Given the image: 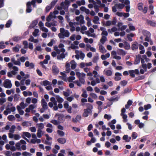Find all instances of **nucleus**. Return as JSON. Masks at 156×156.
<instances>
[{
	"instance_id": "6e6552de",
	"label": "nucleus",
	"mask_w": 156,
	"mask_h": 156,
	"mask_svg": "<svg viewBox=\"0 0 156 156\" xmlns=\"http://www.w3.org/2000/svg\"><path fill=\"white\" fill-rule=\"evenodd\" d=\"M115 77L114 79L115 81H119L121 79V77H120V76H122L121 73L116 72L115 73Z\"/></svg>"
},
{
	"instance_id": "69168bd1",
	"label": "nucleus",
	"mask_w": 156,
	"mask_h": 156,
	"mask_svg": "<svg viewBox=\"0 0 156 156\" xmlns=\"http://www.w3.org/2000/svg\"><path fill=\"white\" fill-rule=\"evenodd\" d=\"M131 90H129L128 88H126L124 90L123 93L126 94L127 93H129L131 91Z\"/></svg>"
},
{
	"instance_id": "c85d7f7f",
	"label": "nucleus",
	"mask_w": 156,
	"mask_h": 156,
	"mask_svg": "<svg viewBox=\"0 0 156 156\" xmlns=\"http://www.w3.org/2000/svg\"><path fill=\"white\" fill-rule=\"evenodd\" d=\"M151 107V105L149 104H148L147 105H144V109L146 110L150 109Z\"/></svg>"
},
{
	"instance_id": "a211bd4d",
	"label": "nucleus",
	"mask_w": 156,
	"mask_h": 156,
	"mask_svg": "<svg viewBox=\"0 0 156 156\" xmlns=\"http://www.w3.org/2000/svg\"><path fill=\"white\" fill-rule=\"evenodd\" d=\"M56 98L57 101L59 103L62 102L64 101L63 99L61 97H60L59 95H56Z\"/></svg>"
},
{
	"instance_id": "49530a36",
	"label": "nucleus",
	"mask_w": 156,
	"mask_h": 156,
	"mask_svg": "<svg viewBox=\"0 0 156 156\" xmlns=\"http://www.w3.org/2000/svg\"><path fill=\"white\" fill-rule=\"evenodd\" d=\"M90 95L92 97V98L95 99L97 98L98 96L97 95L94 93H91L90 94Z\"/></svg>"
},
{
	"instance_id": "09e8293b",
	"label": "nucleus",
	"mask_w": 156,
	"mask_h": 156,
	"mask_svg": "<svg viewBox=\"0 0 156 156\" xmlns=\"http://www.w3.org/2000/svg\"><path fill=\"white\" fill-rule=\"evenodd\" d=\"M106 75L108 76H110L112 75V71L110 70H107L105 72Z\"/></svg>"
},
{
	"instance_id": "13d9d810",
	"label": "nucleus",
	"mask_w": 156,
	"mask_h": 156,
	"mask_svg": "<svg viewBox=\"0 0 156 156\" xmlns=\"http://www.w3.org/2000/svg\"><path fill=\"white\" fill-rule=\"evenodd\" d=\"M94 7L95 9V12H98L99 11V6L98 5L96 4H95Z\"/></svg>"
},
{
	"instance_id": "c03bdc74",
	"label": "nucleus",
	"mask_w": 156,
	"mask_h": 156,
	"mask_svg": "<svg viewBox=\"0 0 156 156\" xmlns=\"http://www.w3.org/2000/svg\"><path fill=\"white\" fill-rule=\"evenodd\" d=\"M104 118L105 119L109 120L111 119V116L110 115L105 114L104 116Z\"/></svg>"
},
{
	"instance_id": "4468645a",
	"label": "nucleus",
	"mask_w": 156,
	"mask_h": 156,
	"mask_svg": "<svg viewBox=\"0 0 156 156\" xmlns=\"http://www.w3.org/2000/svg\"><path fill=\"white\" fill-rule=\"evenodd\" d=\"M115 6L117 8L121 9H123L125 6L124 5L123 3L116 4H115Z\"/></svg>"
},
{
	"instance_id": "473e14b6",
	"label": "nucleus",
	"mask_w": 156,
	"mask_h": 156,
	"mask_svg": "<svg viewBox=\"0 0 156 156\" xmlns=\"http://www.w3.org/2000/svg\"><path fill=\"white\" fill-rule=\"evenodd\" d=\"M99 20V17L97 16H95L94 17V19L93 20V22L95 24L97 23V21Z\"/></svg>"
},
{
	"instance_id": "4c0bfd02",
	"label": "nucleus",
	"mask_w": 156,
	"mask_h": 156,
	"mask_svg": "<svg viewBox=\"0 0 156 156\" xmlns=\"http://www.w3.org/2000/svg\"><path fill=\"white\" fill-rule=\"evenodd\" d=\"M63 34L64 37H68L70 34V33L68 30H66L65 31Z\"/></svg>"
},
{
	"instance_id": "423d86ee",
	"label": "nucleus",
	"mask_w": 156,
	"mask_h": 156,
	"mask_svg": "<svg viewBox=\"0 0 156 156\" xmlns=\"http://www.w3.org/2000/svg\"><path fill=\"white\" fill-rule=\"evenodd\" d=\"M38 22V20L37 19L33 20L32 22L31 23L29 26V28L30 29L33 28L35 27L37 24Z\"/></svg>"
},
{
	"instance_id": "ea45409f",
	"label": "nucleus",
	"mask_w": 156,
	"mask_h": 156,
	"mask_svg": "<svg viewBox=\"0 0 156 156\" xmlns=\"http://www.w3.org/2000/svg\"><path fill=\"white\" fill-rule=\"evenodd\" d=\"M43 85L44 86H46L48 85H49L50 84V83L49 81L46 80H44L43 82Z\"/></svg>"
},
{
	"instance_id": "c756f323",
	"label": "nucleus",
	"mask_w": 156,
	"mask_h": 156,
	"mask_svg": "<svg viewBox=\"0 0 156 156\" xmlns=\"http://www.w3.org/2000/svg\"><path fill=\"white\" fill-rule=\"evenodd\" d=\"M52 12H51L49 15L46 18V20L48 22H50L51 21V17L52 16Z\"/></svg>"
},
{
	"instance_id": "a878e982",
	"label": "nucleus",
	"mask_w": 156,
	"mask_h": 156,
	"mask_svg": "<svg viewBox=\"0 0 156 156\" xmlns=\"http://www.w3.org/2000/svg\"><path fill=\"white\" fill-rule=\"evenodd\" d=\"M39 30L38 29H36L34 30V31L33 33V35L34 37H36L37 36V34L39 32Z\"/></svg>"
},
{
	"instance_id": "72a5a7b5",
	"label": "nucleus",
	"mask_w": 156,
	"mask_h": 156,
	"mask_svg": "<svg viewBox=\"0 0 156 156\" xmlns=\"http://www.w3.org/2000/svg\"><path fill=\"white\" fill-rule=\"evenodd\" d=\"M50 122L55 125H58L60 124L58 120H52L50 121Z\"/></svg>"
},
{
	"instance_id": "3c124183",
	"label": "nucleus",
	"mask_w": 156,
	"mask_h": 156,
	"mask_svg": "<svg viewBox=\"0 0 156 156\" xmlns=\"http://www.w3.org/2000/svg\"><path fill=\"white\" fill-rule=\"evenodd\" d=\"M16 128V126L14 125L12 126L11 128L9 130V132L11 133H13L14 131V129Z\"/></svg>"
},
{
	"instance_id": "37998d69",
	"label": "nucleus",
	"mask_w": 156,
	"mask_h": 156,
	"mask_svg": "<svg viewBox=\"0 0 156 156\" xmlns=\"http://www.w3.org/2000/svg\"><path fill=\"white\" fill-rule=\"evenodd\" d=\"M137 133L136 132H133L132 133V137L133 140L136 139L137 137Z\"/></svg>"
},
{
	"instance_id": "a19ab883",
	"label": "nucleus",
	"mask_w": 156,
	"mask_h": 156,
	"mask_svg": "<svg viewBox=\"0 0 156 156\" xmlns=\"http://www.w3.org/2000/svg\"><path fill=\"white\" fill-rule=\"evenodd\" d=\"M5 47V46L4 45V42L2 41H1L0 42V49L4 48Z\"/></svg>"
},
{
	"instance_id": "f704fd0d",
	"label": "nucleus",
	"mask_w": 156,
	"mask_h": 156,
	"mask_svg": "<svg viewBox=\"0 0 156 156\" xmlns=\"http://www.w3.org/2000/svg\"><path fill=\"white\" fill-rule=\"evenodd\" d=\"M148 23L150 24V25L153 27L156 26V23L153 21L149 20L148 21Z\"/></svg>"
},
{
	"instance_id": "393cba45",
	"label": "nucleus",
	"mask_w": 156,
	"mask_h": 156,
	"mask_svg": "<svg viewBox=\"0 0 156 156\" xmlns=\"http://www.w3.org/2000/svg\"><path fill=\"white\" fill-rule=\"evenodd\" d=\"M133 70H130L129 71V75L132 77L134 78L135 77V75L134 73Z\"/></svg>"
},
{
	"instance_id": "0eeeda50",
	"label": "nucleus",
	"mask_w": 156,
	"mask_h": 156,
	"mask_svg": "<svg viewBox=\"0 0 156 156\" xmlns=\"http://www.w3.org/2000/svg\"><path fill=\"white\" fill-rule=\"evenodd\" d=\"M52 73L56 75L59 72V70L58 67L55 66H53L52 67Z\"/></svg>"
},
{
	"instance_id": "6ab92c4d",
	"label": "nucleus",
	"mask_w": 156,
	"mask_h": 156,
	"mask_svg": "<svg viewBox=\"0 0 156 156\" xmlns=\"http://www.w3.org/2000/svg\"><path fill=\"white\" fill-rule=\"evenodd\" d=\"M76 3L79 6H80L81 5H84L85 4V2L84 0H82L81 1H77L76 2Z\"/></svg>"
},
{
	"instance_id": "39448f33",
	"label": "nucleus",
	"mask_w": 156,
	"mask_h": 156,
	"mask_svg": "<svg viewBox=\"0 0 156 156\" xmlns=\"http://www.w3.org/2000/svg\"><path fill=\"white\" fill-rule=\"evenodd\" d=\"M139 45L138 43L136 41L134 42L132 45L131 49L133 51L137 50L138 49Z\"/></svg>"
},
{
	"instance_id": "cd10ccee",
	"label": "nucleus",
	"mask_w": 156,
	"mask_h": 156,
	"mask_svg": "<svg viewBox=\"0 0 156 156\" xmlns=\"http://www.w3.org/2000/svg\"><path fill=\"white\" fill-rule=\"evenodd\" d=\"M57 133L61 136H63L65 135L64 132L62 130H58Z\"/></svg>"
},
{
	"instance_id": "c9c22d12",
	"label": "nucleus",
	"mask_w": 156,
	"mask_h": 156,
	"mask_svg": "<svg viewBox=\"0 0 156 156\" xmlns=\"http://www.w3.org/2000/svg\"><path fill=\"white\" fill-rule=\"evenodd\" d=\"M60 5L61 6H58L57 7V9L59 10H61L62 9V7L64 6V2H62L61 3Z\"/></svg>"
},
{
	"instance_id": "1a4fd4ad",
	"label": "nucleus",
	"mask_w": 156,
	"mask_h": 156,
	"mask_svg": "<svg viewBox=\"0 0 156 156\" xmlns=\"http://www.w3.org/2000/svg\"><path fill=\"white\" fill-rule=\"evenodd\" d=\"M141 55L139 54L136 56V58L134 63L135 65L137 64L140 63L141 59Z\"/></svg>"
},
{
	"instance_id": "412c9836",
	"label": "nucleus",
	"mask_w": 156,
	"mask_h": 156,
	"mask_svg": "<svg viewBox=\"0 0 156 156\" xmlns=\"http://www.w3.org/2000/svg\"><path fill=\"white\" fill-rule=\"evenodd\" d=\"M8 119L10 121H12L14 120L15 119V118L14 116L12 115H10L8 116Z\"/></svg>"
},
{
	"instance_id": "a18cd8bd",
	"label": "nucleus",
	"mask_w": 156,
	"mask_h": 156,
	"mask_svg": "<svg viewBox=\"0 0 156 156\" xmlns=\"http://www.w3.org/2000/svg\"><path fill=\"white\" fill-rule=\"evenodd\" d=\"M128 136L127 135H125L123 136L122 139L123 140H125L126 142H129V140H128Z\"/></svg>"
},
{
	"instance_id": "f03ea898",
	"label": "nucleus",
	"mask_w": 156,
	"mask_h": 156,
	"mask_svg": "<svg viewBox=\"0 0 156 156\" xmlns=\"http://www.w3.org/2000/svg\"><path fill=\"white\" fill-rule=\"evenodd\" d=\"M4 86L7 88H10L12 86V84L10 80L6 79L5 80L3 83Z\"/></svg>"
},
{
	"instance_id": "f257e3e1",
	"label": "nucleus",
	"mask_w": 156,
	"mask_h": 156,
	"mask_svg": "<svg viewBox=\"0 0 156 156\" xmlns=\"http://www.w3.org/2000/svg\"><path fill=\"white\" fill-rule=\"evenodd\" d=\"M58 117V120L59 123H63L65 121V117L64 114H62L56 113L55 115V117Z\"/></svg>"
},
{
	"instance_id": "20e7f679",
	"label": "nucleus",
	"mask_w": 156,
	"mask_h": 156,
	"mask_svg": "<svg viewBox=\"0 0 156 156\" xmlns=\"http://www.w3.org/2000/svg\"><path fill=\"white\" fill-rule=\"evenodd\" d=\"M23 135H22V137L25 140H26L27 142H28L29 140H28L26 138L24 137L23 136V135H24L26 137H27L28 138H30L31 137V135L30 133L27 132H23Z\"/></svg>"
},
{
	"instance_id": "9b49d317",
	"label": "nucleus",
	"mask_w": 156,
	"mask_h": 156,
	"mask_svg": "<svg viewBox=\"0 0 156 156\" xmlns=\"http://www.w3.org/2000/svg\"><path fill=\"white\" fill-rule=\"evenodd\" d=\"M124 48L126 50H129L131 48L130 44L127 42L125 41L124 42Z\"/></svg>"
},
{
	"instance_id": "9d476101",
	"label": "nucleus",
	"mask_w": 156,
	"mask_h": 156,
	"mask_svg": "<svg viewBox=\"0 0 156 156\" xmlns=\"http://www.w3.org/2000/svg\"><path fill=\"white\" fill-rule=\"evenodd\" d=\"M57 141L59 143L64 144L66 142V139L64 138H59L57 139Z\"/></svg>"
},
{
	"instance_id": "864d4df0",
	"label": "nucleus",
	"mask_w": 156,
	"mask_h": 156,
	"mask_svg": "<svg viewBox=\"0 0 156 156\" xmlns=\"http://www.w3.org/2000/svg\"><path fill=\"white\" fill-rule=\"evenodd\" d=\"M14 101H17L19 99V97H18V95L17 94H15L14 95Z\"/></svg>"
},
{
	"instance_id": "5fc2aeb1",
	"label": "nucleus",
	"mask_w": 156,
	"mask_h": 156,
	"mask_svg": "<svg viewBox=\"0 0 156 156\" xmlns=\"http://www.w3.org/2000/svg\"><path fill=\"white\" fill-rule=\"evenodd\" d=\"M16 149L18 150H21L20 144V143L18 142L16 144Z\"/></svg>"
},
{
	"instance_id": "338daca9",
	"label": "nucleus",
	"mask_w": 156,
	"mask_h": 156,
	"mask_svg": "<svg viewBox=\"0 0 156 156\" xmlns=\"http://www.w3.org/2000/svg\"><path fill=\"white\" fill-rule=\"evenodd\" d=\"M28 122H27V121L23 122L22 123V125L23 126H26V127L28 126H29L28 124Z\"/></svg>"
},
{
	"instance_id": "aec40b11",
	"label": "nucleus",
	"mask_w": 156,
	"mask_h": 156,
	"mask_svg": "<svg viewBox=\"0 0 156 156\" xmlns=\"http://www.w3.org/2000/svg\"><path fill=\"white\" fill-rule=\"evenodd\" d=\"M12 50L15 52H18L19 51V46L18 44H17L16 46L12 48Z\"/></svg>"
},
{
	"instance_id": "f8f14e48",
	"label": "nucleus",
	"mask_w": 156,
	"mask_h": 156,
	"mask_svg": "<svg viewBox=\"0 0 156 156\" xmlns=\"http://www.w3.org/2000/svg\"><path fill=\"white\" fill-rule=\"evenodd\" d=\"M134 36V34L132 33L127 35V37L128 40L130 41H133L132 37H133Z\"/></svg>"
},
{
	"instance_id": "e2e57ef3",
	"label": "nucleus",
	"mask_w": 156,
	"mask_h": 156,
	"mask_svg": "<svg viewBox=\"0 0 156 156\" xmlns=\"http://www.w3.org/2000/svg\"><path fill=\"white\" fill-rule=\"evenodd\" d=\"M6 101V99L5 98H1L0 99V104L1 105H2Z\"/></svg>"
},
{
	"instance_id": "79ce46f5",
	"label": "nucleus",
	"mask_w": 156,
	"mask_h": 156,
	"mask_svg": "<svg viewBox=\"0 0 156 156\" xmlns=\"http://www.w3.org/2000/svg\"><path fill=\"white\" fill-rule=\"evenodd\" d=\"M127 83V82L126 80H123L120 82V84L122 86H126Z\"/></svg>"
},
{
	"instance_id": "2eb2a0df",
	"label": "nucleus",
	"mask_w": 156,
	"mask_h": 156,
	"mask_svg": "<svg viewBox=\"0 0 156 156\" xmlns=\"http://www.w3.org/2000/svg\"><path fill=\"white\" fill-rule=\"evenodd\" d=\"M107 40V38L106 36H102L100 40V41L101 44H104Z\"/></svg>"
},
{
	"instance_id": "680f3d73",
	"label": "nucleus",
	"mask_w": 156,
	"mask_h": 156,
	"mask_svg": "<svg viewBox=\"0 0 156 156\" xmlns=\"http://www.w3.org/2000/svg\"><path fill=\"white\" fill-rule=\"evenodd\" d=\"M37 125H38V127L39 128V129H42L44 127V125L43 123H41L39 124H37Z\"/></svg>"
},
{
	"instance_id": "7ed1b4c3",
	"label": "nucleus",
	"mask_w": 156,
	"mask_h": 156,
	"mask_svg": "<svg viewBox=\"0 0 156 156\" xmlns=\"http://www.w3.org/2000/svg\"><path fill=\"white\" fill-rule=\"evenodd\" d=\"M84 112L83 114V116L85 117H87L89 114H91L92 113V111L88 108L84 109Z\"/></svg>"
},
{
	"instance_id": "2f4dec72",
	"label": "nucleus",
	"mask_w": 156,
	"mask_h": 156,
	"mask_svg": "<svg viewBox=\"0 0 156 156\" xmlns=\"http://www.w3.org/2000/svg\"><path fill=\"white\" fill-rule=\"evenodd\" d=\"M75 79V77L74 76H70L68 78V80L69 82H72Z\"/></svg>"
},
{
	"instance_id": "e433bc0d",
	"label": "nucleus",
	"mask_w": 156,
	"mask_h": 156,
	"mask_svg": "<svg viewBox=\"0 0 156 156\" xmlns=\"http://www.w3.org/2000/svg\"><path fill=\"white\" fill-rule=\"evenodd\" d=\"M138 9L140 10L141 11L143 10V3H139L138 4Z\"/></svg>"
},
{
	"instance_id": "b1692460",
	"label": "nucleus",
	"mask_w": 156,
	"mask_h": 156,
	"mask_svg": "<svg viewBox=\"0 0 156 156\" xmlns=\"http://www.w3.org/2000/svg\"><path fill=\"white\" fill-rule=\"evenodd\" d=\"M41 133L42 130L41 129H39L37 130V135L38 138H41Z\"/></svg>"
},
{
	"instance_id": "ddd939ff",
	"label": "nucleus",
	"mask_w": 156,
	"mask_h": 156,
	"mask_svg": "<svg viewBox=\"0 0 156 156\" xmlns=\"http://www.w3.org/2000/svg\"><path fill=\"white\" fill-rule=\"evenodd\" d=\"M101 23L104 26H108L112 25L111 21L109 20L107 21L106 23H105V22L102 21L101 22Z\"/></svg>"
},
{
	"instance_id": "774afa93",
	"label": "nucleus",
	"mask_w": 156,
	"mask_h": 156,
	"mask_svg": "<svg viewBox=\"0 0 156 156\" xmlns=\"http://www.w3.org/2000/svg\"><path fill=\"white\" fill-rule=\"evenodd\" d=\"M12 154V152L9 151H7L5 153L6 156H11Z\"/></svg>"
},
{
	"instance_id": "5701e85b",
	"label": "nucleus",
	"mask_w": 156,
	"mask_h": 156,
	"mask_svg": "<svg viewBox=\"0 0 156 156\" xmlns=\"http://www.w3.org/2000/svg\"><path fill=\"white\" fill-rule=\"evenodd\" d=\"M65 55L63 53H61L59 55H58L57 58L58 59H61V58H64L65 57Z\"/></svg>"
},
{
	"instance_id": "f3484780",
	"label": "nucleus",
	"mask_w": 156,
	"mask_h": 156,
	"mask_svg": "<svg viewBox=\"0 0 156 156\" xmlns=\"http://www.w3.org/2000/svg\"><path fill=\"white\" fill-rule=\"evenodd\" d=\"M99 49L100 52L102 53H104L106 51L105 48L102 45L99 46Z\"/></svg>"
},
{
	"instance_id": "bf43d9fd",
	"label": "nucleus",
	"mask_w": 156,
	"mask_h": 156,
	"mask_svg": "<svg viewBox=\"0 0 156 156\" xmlns=\"http://www.w3.org/2000/svg\"><path fill=\"white\" fill-rule=\"evenodd\" d=\"M108 125L110 126L112 129H114L115 128V126L114 125L111 124L110 122H109L108 123Z\"/></svg>"
},
{
	"instance_id": "58836bf2",
	"label": "nucleus",
	"mask_w": 156,
	"mask_h": 156,
	"mask_svg": "<svg viewBox=\"0 0 156 156\" xmlns=\"http://www.w3.org/2000/svg\"><path fill=\"white\" fill-rule=\"evenodd\" d=\"M86 105L87 107V108H88L91 110L93 109V106L90 103H87Z\"/></svg>"
},
{
	"instance_id": "4be33fe9",
	"label": "nucleus",
	"mask_w": 156,
	"mask_h": 156,
	"mask_svg": "<svg viewBox=\"0 0 156 156\" xmlns=\"http://www.w3.org/2000/svg\"><path fill=\"white\" fill-rule=\"evenodd\" d=\"M119 54L122 55H125L126 54L125 51L122 49H120L118 51Z\"/></svg>"
},
{
	"instance_id": "dca6fc26",
	"label": "nucleus",
	"mask_w": 156,
	"mask_h": 156,
	"mask_svg": "<svg viewBox=\"0 0 156 156\" xmlns=\"http://www.w3.org/2000/svg\"><path fill=\"white\" fill-rule=\"evenodd\" d=\"M70 63L71 64V68L73 69H75L76 67V64L75 61L73 60H72L70 62Z\"/></svg>"
},
{
	"instance_id": "8fccbe9b",
	"label": "nucleus",
	"mask_w": 156,
	"mask_h": 156,
	"mask_svg": "<svg viewBox=\"0 0 156 156\" xmlns=\"http://www.w3.org/2000/svg\"><path fill=\"white\" fill-rule=\"evenodd\" d=\"M64 107L65 108L67 109L69 107V105L67 101H65L64 102Z\"/></svg>"
},
{
	"instance_id": "6e6d98bb",
	"label": "nucleus",
	"mask_w": 156,
	"mask_h": 156,
	"mask_svg": "<svg viewBox=\"0 0 156 156\" xmlns=\"http://www.w3.org/2000/svg\"><path fill=\"white\" fill-rule=\"evenodd\" d=\"M80 58L82 60H83L85 57V54L83 53L81 51H80Z\"/></svg>"
},
{
	"instance_id": "603ef678",
	"label": "nucleus",
	"mask_w": 156,
	"mask_h": 156,
	"mask_svg": "<svg viewBox=\"0 0 156 156\" xmlns=\"http://www.w3.org/2000/svg\"><path fill=\"white\" fill-rule=\"evenodd\" d=\"M9 108H6V110L4 112V114L5 115H7L9 113H10V111H9Z\"/></svg>"
},
{
	"instance_id": "0e129e2a",
	"label": "nucleus",
	"mask_w": 156,
	"mask_h": 156,
	"mask_svg": "<svg viewBox=\"0 0 156 156\" xmlns=\"http://www.w3.org/2000/svg\"><path fill=\"white\" fill-rule=\"evenodd\" d=\"M40 29L41 30L45 32H48V30L46 28L43 27L41 28H40Z\"/></svg>"
},
{
	"instance_id": "7c9ffc66",
	"label": "nucleus",
	"mask_w": 156,
	"mask_h": 156,
	"mask_svg": "<svg viewBox=\"0 0 156 156\" xmlns=\"http://www.w3.org/2000/svg\"><path fill=\"white\" fill-rule=\"evenodd\" d=\"M12 23V21L11 20H9L5 24V27H6L8 28L10 27Z\"/></svg>"
},
{
	"instance_id": "bb28decb",
	"label": "nucleus",
	"mask_w": 156,
	"mask_h": 156,
	"mask_svg": "<svg viewBox=\"0 0 156 156\" xmlns=\"http://www.w3.org/2000/svg\"><path fill=\"white\" fill-rule=\"evenodd\" d=\"M20 40V37L18 36H15L12 39L13 41L16 42H18V41Z\"/></svg>"
},
{
	"instance_id": "052dcab7",
	"label": "nucleus",
	"mask_w": 156,
	"mask_h": 156,
	"mask_svg": "<svg viewBox=\"0 0 156 156\" xmlns=\"http://www.w3.org/2000/svg\"><path fill=\"white\" fill-rule=\"evenodd\" d=\"M22 155L24 156H27L28 155H29V156H31V154L29 153H28L26 151H25L22 153Z\"/></svg>"
},
{
	"instance_id": "4d7b16f0",
	"label": "nucleus",
	"mask_w": 156,
	"mask_h": 156,
	"mask_svg": "<svg viewBox=\"0 0 156 156\" xmlns=\"http://www.w3.org/2000/svg\"><path fill=\"white\" fill-rule=\"evenodd\" d=\"M57 1V0H54L51 2L50 5L52 7H53L55 5Z\"/></svg>"
},
{
	"instance_id": "de8ad7c7",
	"label": "nucleus",
	"mask_w": 156,
	"mask_h": 156,
	"mask_svg": "<svg viewBox=\"0 0 156 156\" xmlns=\"http://www.w3.org/2000/svg\"><path fill=\"white\" fill-rule=\"evenodd\" d=\"M82 97L84 98H87V92L85 90H84L81 95Z\"/></svg>"
}]
</instances>
